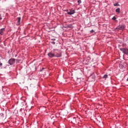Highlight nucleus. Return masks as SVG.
I'll use <instances>...</instances> for the list:
<instances>
[{
  "mask_svg": "<svg viewBox=\"0 0 128 128\" xmlns=\"http://www.w3.org/2000/svg\"><path fill=\"white\" fill-rule=\"evenodd\" d=\"M20 18H17V24H16V25L17 26L20 25Z\"/></svg>",
  "mask_w": 128,
  "mask_h": 128,
  "instance_id": "obj_8",
  "label": "nucleus"
},
{
  "mask_svg": "<svg viewBox=\"0 0 128 128\" xmlns=\"http://www.w3.org/2000/svg\"><path fill=\"white\" fill-rule=\"evenodd\" d=\"M90 32L91 34H92V32H94V30H90Z\"/></svg>",
  "mask_w": 128,
  "mask_h": 128,
  "instance_id": "obj_13",
  "label": "nucleus"
},
{
  "mask_svg": "<svg viewBox=\"0 0 128 128\" xmlns=\"http://www.w3.org/2000/svg\"><path fill=\"white\" fill-rule=\"evenodd\" d=\"M120 8H118L116 9V12H120Z\"/></svg>",
  "mask_w": 128,
  "mask_h": 128,
  "instance_id": "obj_10",
  "label": "nucleus"
},
{
  "mask_svg": "<svg viewBox=\"0 0 128 128\" xmlns=\"http://www.w3.org/2000/svg\"><path fill=\"white\" fill-rule=\"evenodd\" d=\"M103 78H108V75L107 74H105L103 76Z\"/></svg>",
  "mask_w": 128,
  "mask_h": 128,
  "instance_id": "obj_9",
  "label": "nucleus"
},
{
  "mask_svg": "<svg viewBox=\"0 0 128 128\" xmlns=\"http://www.w3.org/2000/svg\"><path fill=\"white\" fill-rule=\"evenodd\" d=\"M114 6H120L118 3H116L114 4Z\"/></svg>",
  "mask_w": 128,
  "mask_h": 128,
  "instance_id": "obj_11",
  "label": "nucleus"
},
{
  "mask_svg": "<svg viewBox=\"0 0 128 128\" xmlns=\"http://www.w3.org/2000/svg\"><path fill=\"white\" fill-rule=\"evenodd\" d=\"M120 50L122 52L125 54H128V49L126 48H120Z\"/></svg>",
  "mask_w": 128,
  "mask_h": 128,
  "instance_id": "obj_2",
  "label": "nucleus"
},
{
  "mask_svg": "<svg viewBox=\"0 0 128 128\" xmlns=\"http://www.w3.org/2000/svg\"><path fill=\"white\" fill-rule=\"evenodd\" d=\"M0 66H2V63L1 62H0Z\"/></svg>",
  "mask_w": 128,
  "mask_h": 128,
  "instance_id": "obj_16",
  "label": "nucleus"
},
{
  "mask_svg": "<svg viewBox=\"0 0 128 128\" xmlns=\"http://www.w3.org/2000/svg\"><path fill=\"white\" fill-rule=\"evenodd\" d=\"M112 20H116V18L114 16L112 18Z\"/></svg>",
  "mask_w": 128,
  "mask_h": 128,
  "instance_id": "obj_12",
  "label": "nucleus"
},
{
  "mask_svg": "<svg viewBox=\"0 0 128 128\" xmlns=\"http://www.w3.org/2000/svg\"><path fill=\"white\" fill-rule=\"evenodd\" d=\"M76 120V118H73V120Z\"/></svg>",
  "mask_w": 128,
  "mask_h": 128,
  "instance_id": "obj_18",
  "label": "nucleus"
},
{
  "mask_svg": "<svg viewBox=\"0 0 128 128\" xmlns=\"http://www.w3.org/2000/svg\"><path fill=\"white\" fill-rule=\"evenodd\" d=\"M8 62L10 66H12V64H14V62H16V59L12 58L8 60Z\"/></svg>",
  "mask_w": 128,
  "mask_h": 128,
  "instance_id": "obj_1",
  "label": "nucleus"
},
{
  "mask_svg": "<svg viewBox=\"0 0 128 128\" xmlns=\"http://www.w3.org/2000/svg\"><path fill=\"white\" fill-rule=\"evenodd\" d=\"M2 42V40L0 38V44Z\"/></svg>",
  "mask_w": 128,
  "mask_h": 128,
  "instance_id": "obj_19",
  "label": "nucleus"
},
{
  "mask_svg": "<svg viewBox=\"0 0 128 128\" xmlns=\"http://www.w3.org/2000/svg\"><path fill=\"white\" fill-rule=\"evenodd\" d=\"M2 20V16H0V20Z\"/></svg>",
  "mask_w": 128,
  "mask_h": 128,
  "instance_id": "obj_17",
  "label": "nucleus"
},
{
  "mask_svg": "<svg viewBox=\"0 0 128 128\" xmlns=\"http://www.w3.org/2000/svg\"><path fill=\"white\" fill-rule=\"evenodd\" d=\"M66 12H68V10H66Z\"/></svg>",
  "mask_w": 128,
  "mask_h": 128,
  "instance_id": "obj_20",
  "label": "nucleus"
},
{
  "mask_svg": "<svg viewBox=\"0 0 128 128\" xmlns=\"http://www.w3.org/2000/svg\"><path fill=\"white\" fill-rule=\"evenodd\" d=\"M54 53L56 58H60V56H62V52H54Z\"/></svg>",
  "mask_w": 128,
  "mask_h": 128,
  "instance_id": "obj_3",
  "label": "nucleus"
},
{
  "mask_svg": "<svg viewBox=\"0 0 128 128\" xmlns=\"http://www.w3.org/2000/svg\"><path fill=\"white\" fill-rule=\"evenodd\" d=\"M52 44H56V42H52Z\"/></svg>",
  "mask_w": 128,
  "mask_h": 128,
  "instance_id": "obj_15",
  "label": "nucleus"
},
{
  "mask_svg": "<svg viewBox=\"0 0 128 128\" xmlns=\"http://www.w3.org/2000/svg\"><path fill=\"white\" fill-rule=\"evenodd\" d=\"M124 25H120L118 26L116 28V30H124Z\"/></svg>",
  "mask_w": 128,
  "mask_h": 128,
  "instance_id": "obj_4",
  "label": "nucleus"
},
{
  "mask_svg": "<svg viewBox=\"0 0 128 128\" xmlns=\"http://www.w3.org/2000/svg\"><path fill=\"white\" fill-rule=\"evenodd\" d=\"M78 4H82V1L80 0H79L78 1Z\"/></svg>",
  "mask_w": 128,
  "mask_h": 128,
  "instance_id": "obj_14",
  "label": "nucleus"
},
{
  "mask_svg": "<svg viewBox=\"0 0 128 128\" xmlns=\"http://www.w3.org/2000/svg\"><path fill=\"white\" fill-rule=\"evenodd\" d=\"M4 28H2L0 30V34L2 36L4 34Z\"/></svg>",
  "mask_w": 128,
  "mask_h": 128,
  "instance_id": "obj_7",
  "label": "nucleus"
},
{
  "mask_svg": "<svg viewBox=\"0 0 128 128\" xmlns=\"http://www.w3.org/2000/svg\"><path fill=\"white\" fill-rule=\"evenodd\" d=\"M54 52L52 53V52H50L48 54V56H49L50 58H54L55 56Z\"/></svg>",
  "mask_w": 128,
  "mask_h": 128,
  "instance_id": "obj_5",
  "label": "nucleus"
},
{
  "mask_svg": "<svg viewBox=\"0 0 128 128\" xmlns=\"http://www.w3.org/2000/svg\"><path fill=\"white\" fill-rule=\"evenodd\" d=\"M76 13V12H74V10H70V12H68V14H70V16H72V14H74Z\"/></svg>",
  "mask_w": 128,
  "mask_h": 128,
  "instance_id": "obj_6",
  "label": "nucleus"
}]
</instances>
